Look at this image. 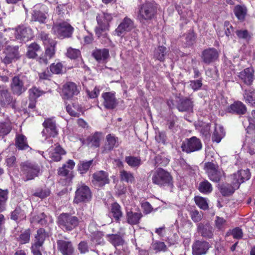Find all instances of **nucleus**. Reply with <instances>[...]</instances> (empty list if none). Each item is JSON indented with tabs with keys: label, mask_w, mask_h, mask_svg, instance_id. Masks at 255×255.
Wrapping results in <instances>:
<instances>
[{
	"label": "nucleus",
	"mask_w": 255,
	"mask_h": 255,
	"mask_svg": "<svg viewBox=\"0 0 255 255\" xmlns=\"http://www.w3.org/2000/svg\"><path fill=\"white\" fill-rule=\"evenodd\" d=\"M202 145L200 140L196 136L187 139L181 145L182 149L187 153H190L200 150Z\"/></svg>",
	"instance_id": "obj_9"
},
{
	"label": "nucleus",
	"mask_w": 255,
	"mask_h": 255,
	"mask_svg": "<svg viewBox=\"0 0 255 255\" xmlns=\"http://www.w3.org/2000/svg\"><path fill=\"white\" fill-rule=\"evenodd\" d=\"M63 68V65L61 63H53L50 65V70L52 73L58 74L61 73Z\"/></svg>",
	"instance_id": "obj_60"
},
{
	"label": "nucleus",
	"mask_w": 255,
	"mask_h": 255,
	"mask_svg": "<svg viewBox=\"0 0 255 255\" xmlns=\"http://www.w3.org/2000/svg\"><path fill=\"white\" fill-rule=\"evenodd\" d=\"M125 160L128 164L132 168H138L141 164V159L139 157L132 156H127Z\"/></svg>",
	"instance_id": "obj_42"
},
{
	"label": "nucleus",
	"mask_w": 255,
	"mask_h": 255,
	"mask_svg": "<svg viewBox=\"0 0 255 255\" xmlns=\"http://www.w3.org/2000/svg\"><path fill=\"white\" fill-rule=\"evenodd\" d=\"M244 92L243 96L246 102H248L252 105L255 104V99L254 97L255 94L254 90L252 88H249L244 90Z\"/></svg>",
	"instance_id": "obj_43"
},
{
	"label": "nucleus",
	"mask_w": 255,
	"mask_h": 255,
	"mask_svg": "<svg viewBox=\"0 0 255 255\" xmlns=\"http://www.w3.org/2000/svg\"><path fill=\"white\" fill-rule=\"evenodd\" d=\"M133 27L132 21L128 18H125L115 30V33L119 36H124Z\"/></svg>",
	"instance_id": "obj_18"
},
{
	"label": "nucleus",
	"mask_w": 255,
	"mask_h": 255,
	"mask_svg": "<svg viewBox=\"0 0 255 255\" xmlns=\"http://www.w3.org/2000/svg\"><path fill=\"white\" fill-rule=\"evenodd\" d=\"M190 216L192 220L194 222H199L203 217V213L202 212H199L198 211L195 210L190 212Z\"/></svg>",
	"instance_id": "obj_64"
},
{
	"label": "nucleus",
	"mask_w": 255,
	"mask_h": 255,
	"mask_svg": "<svg viewBox=\"0 0 255 255\" xmlns=\"http://www.w3.org/2000/svg\"><path fill=\"white\" fill-rule=\"evenodd\" d=\"M14 34L17 39L23 41H27L33 36L32 30L24 26H19L15 30Z\"/></svg>",
	"instance_id": "obj_16"
},
{
	"label": "nucleus",
	"mask_w": 255,
	"mask_h": 255,
	"mask_svg": "<svg viewBox=\"0 0 255 255\" xmlns=\"http://www.w3.org/2000/svg\"><path fill=\"white\" fill-rule=\"evenodd\" d=\"M230 184H225L221 185L220 191L223 196H228L232 195L236 190L239 188L235 187V183L230 180Z\"/></svg>",
	"instance_id": "obj_29"
},
{
	"label": "nucleus",
	"mask_w": 255,
	"mask_h": 255,
	"mask_svg": "<svg viewBox=\"0 0 255 255\" xmlns=\"http://www.w3.org/2000/svg\"><path fill=\"white\" fill-rule=\"evenodd\" d=\"M51 191L50 189L47 187L38 188L33 193V195L38 197L41 199L45 198L49 196Z\"/></svg>",
	"instance_id": "obj_44"
},
{
	"label": "nucleus",
	"mask_w": 255,
	"mask_h": 255,
	"mask_svg": "<svg viewBox=\"0 0 255 255\" xmlns=\"http://www.w3.org/2000/svg\"><path fill=\"white\" fill-rule=\"evenodd\" d=\"M92 182L96 187H101L109 183L108 173L103 170L97 171L92 175Z\"/></svg>",
	"instance_id": "obj_11"
},
{
	"label": "nucleus",
	"mask_w": 255,
	"mask_h": 255,
	"mask_svg": "<svg viewBox=\"0 0 255 255\" xmlns=\"http://www.w3.org/2000/svg\"><path fill=\"white\" fill-rule=\"evenodd\" d=\"M251 177V173L248 169L245 170L241 169L237 172L231 175L229 177L230 180L235 183V187L239 188L240 185L248 180Z\"/></svg>",
	"instance_id": "obj_10"
},
{
	"label": "nucleus",
	"mask_w": 255,
	"mask_h": 255,
	"mask_svg": "<svg viewBox=\"0 0 255 255\" xmlns=\"http://www.w3.org/2000/svg\"><path fill=\"white\" fill-rule=\"evenodd\" d=\"M43 245L33 242L31 245V250L33 255H42Z\"/></svg>",
	"instance_id": "obj_58"
},
{
	"label": "nucleus",
	"mask_w": 255,
	"mask_h": 255,
	"mask_svg": "<svg viewBox=\"0 0 255 255\" xmlns=\"http://www.w3.org/2000/svg\"><path fill=\"white\" fill-rule=\"evenodd\" d=\"M79 93L76 85L73 82H68L63 87L62 94L64 99H69Z\"/></svg>",
	"instance_id": "obj_21"
},
{
	"label": "nucleus",
	"mask_w": 255,
	"mask_h": 255,
	"mask_svg": "<svg viewBox=\"0 0 255 255\" xmlns=\"http://www.w3.org/2000/svg\"><path fill=\"white\" fill-rule=\"evenodd\" d=\"M58 223L63 229L71 231L79 225V219L76 216L62 213L58 217Z\"/></svg>",
	"instance_id": "obj_3"
},
{
	"label": "nucleus",
	"mask_w": 255,
	"mask_h": 255,
	"mask_svg": "<svg viewBox=\"0 0 255 255\" xmlns=\"http://www.w3.org/2000/svg\"><path fill=\"white\" fill-rule=\"evenodd\" d=\"M20 166L21 172L25 178L24 181L32 180L38 176L40 170L38 165L26 161L21 163Z\"/></svg>",
	"instance_id": "obj_5"
},
{
	"label": "nucleus",
	"mask_w": 255,
	"mask_h": 255,
	"mask_svg": "<svg viewBox=\"0 0 255 255\" xmlns=\"http://www.w3.org/2000/svg\"><path fill=\"white\" fill-rule=\"evenodd\" d=\"M103 236L104 234L102 232L97 231L93 234L92 241L96 245H103L104 244Z\"/></svg>",
	"instance_id": "obj_48"
},
{
	"label": "nucleus",
	"mask_w": 255,
	"mask_h": 255,
	"mask_svg": "<svg viewBox=\"0 0 255 255\" xmlns=\"http://www.w3.org/2000/svg\"><path fill=\"white\" fill-rule=\"evenodd\" d=\"M5 56L2 59V62L5 64H8L11 63L14 59H17L18 57L17 50L10 46H8L6 49L5 51Z\"/></svg>",
	"instance_id": "obj_26"
},
{
	"label": "nucleus",
	"mask_w": 255,
	"mask_h": 255,
	"mask_svg": "<svg viewBox=\"0 0 255 255\" xmlns=\"http://www.w3.org/2000/svg\"><path fill=\"white\" fill-rule=\"evenodd\" d=\"M93 160H91L88 161H83L78 165V170L81 173L87 172L93 163Z\"/></svg>",
	"instance_id": "obj_59"
},
{
	"label": "nucleus",
	"mask_w": 255,
	"mask_h": 255,
	"mask_svg": "<svg viewBox=\"0 0 255 255\" xmlns=\"http://www.w3.org/2000/svg\"><path fill=\"white\" fill-rule=\"evenodd\" d=\"M14 101L7 89L3 86H0V104L2 106H6Z\"/></svg>",
	"instance_id": "obj_23"
},
{
	"label": "nucleus",
	"mask_w": 255,
	"mask_h": 255,
	"mask_svg": "<svg viewBox=\"0 0 255 255\" xmlns=\"http://www.w3.org/2000/svg\"><path fill=\"white\" fill-rule=\"evenodd\" d=\"M102 97L104 100L103 105L106 109L112 110L117 107L118 102L114 93L111 92L104 93Z\"/></svg>",
	"instance_id": "obj_19"
},
{
	"label": "nucleus",
	"mask_w": 255,
	"mask_h": 255,
	"mask_svg": "<svg viewBox=\"0 0 255 255\" xmlns=\"http://www.w3.org/2000/svg\"><path fill=\"white\" fill-rule=\"evenodd\" d=\"M152 182L160 187L173 185V178L168 171L158 168L150 172Z\"/></svg>",
	"instance_id": "obj_1"
},
{
	"label": "nucleus",
	"mask_w": 255,
	"mask_h": 255,
	"mask_svg": "<svg viewBox=\"0 0 255 255\" xmlns=\"http://www.w3.org/2000/svg\"><path fill=\"white\" fill-rule=\"evenodd\" d=\"M118 145V138L112 134H108L106 137L104 145L102 147L103 153H108Z\"/></svg>",
	"instance_id": "obj_20"
},
{
	"label": "nucleus",
	"mask_w": 255,
	"mask_h": 255,
	"mask_svg": "<svg viewBox=\"0 0 255 255\" xmlns=\"http://www.w3.org/2000/svg\"><path fill=\"white\" fill-rule=\"evenodd\" d=\"M49 157L51 161H59L62 157L61 156L66 154V151L60 145H57L52 151H50Z\"/></svg>",
	"instance_id": "obj_30"
},
{
	"label": "nucleus",
	"mask_w": 255,
	"mask_h": 255,
	"mask_svg": "<svg viewBox=\"0 0 255 255\" xmlns=\"http://www.w3.org/2000/svg\"><path fill=\"white\" fill-rule=\"evenodd\" d=\"M198 231L203 237L205 238H211L213 235L212 228L208 225L204 226L202 224H198Z\"/></svg>",
	"instance_id": "obj_33"
},
{
	"label": "nucleus",
	"mask_w": 255,
	"mask_h": 255,
	"mask_svg": "<svg viewBox=\"0 0 255 255\" xmlns=\"http://www.w3.org/2000/svg\"><path fill=\"white\" fill-rule=\"evenodd\" d=\"M238 37L246 40H249L251 38V35L246 29H239L236 31Z\"/></svg>",
	"instance_id": "obj_56"
},
{
	"label": "nucleus",
	"mask_w": 255,
	"mask_h": 255,
	"mask_svg": "<svg viewBox=\"0 0 255 255\" xmlns=\"http://www.w3.org/2000/svg\"><path fill=\"white\" fill-rule=\"evenodd\" d=\"M113 17L111 14L106 12H101L97 16V21L98 26L95 28L96 34L100 37L102 32L109 30V23L112 20Z\"/></svg>",
	"instance_id": "obj_4"
},
{
	"label": "nucleus",
	"mask_w": 255,
	"mask_h": 255,
	"mask_svg": "<svg viewBox=\"0 0 255 255\" xmlns=\"http://www.w3.org/2000/svg\"><path fill=\"white\" fill-rule=\"evenodd\" d=\"M111 211L114 217L118 220L122 216V212L121 210L120 206L115 203L112 205Z\"/></svg>",
	"instance_id": "obj_52"
},
{
	"label": "nucleus",
	"mask_w": 255,
	"mask_h": 255,
	"mask_svg": "<svg viewBox=\"0 0 255 255\" xmlns=\"http://www.w3.org/2000/svg\"><path fill=\"white\" fill-rule=\"evenodd\" d=\"M193 101L190 98L182 100L177 106L178 110L181 112L191 111L193 110Z\"/></svg>",
	"instance_id": "obj_28"
},
{
	"label": "nucleus",
	"mask_w": 255,
	"mask_h": 255,
	"mask_svg": "<svg viewBox=\"0 0 255 255\" xmlns=\"http://www.w3.org/2000/svg\"><path fill=\"white\" fill-rule=\"evenodd\" d=\"M156 13V4L151 2L143 4L139 11L138 17L141 21L153 19Z\"/></svg>",
	"instance_id": "obj_6"
},
{
	"label": "nucleus",
	"mask_w": 255,
	"mask_h": 255,
	"mask_svg": "<svg viewBox=\"0 0 255 255\" xmlns=\"http://www.w3.org/2000/svg\"><path fill=\"white\" fill-rule=\"evenodd\" d=\"M40 49V47L36 43H32L28 45L26 56L29 58H35L37 56V52Z\"/></svg>",
	"instance_id": "obj_39"
},
{
	"label": "nucleus",
	"mask_w": 255,
	"mask_h": 255,
	"mask_svg": "<svg viewBox=\"0 0 255 255\" xmlns=\"http://www.w3.org/2000/svg\"><path fill=\"white\" fill-rule=\"evenodd\" d=\"M11 130V127L8 123H0V136L8 134Z\"/></svg>",
	"instance_id": "obj_61"
},
{
	"label": "nucleus",
	"mask_w": 255,
	"mask_h": 255,
	"mask_svg": "<svg viewBox=\"0 0 255 255\" xmlns=\"http://www.w3.org/2000/svg\"><path fill=\"white\" fill-rule=\"evenodd\" d=\"M47 12H43L40 10L34 9L32 13V20L43 23L47 18Z\"/></svg>",
	"instance_id": "obj_37"
},
{
	"label": "nucleus",
	"mask_w": 255,
	"mask_h": 255,
	"mask_svg": "<svg viewBox=\"0 0 255 255\" xmlns=\"http://www.w3.org/2000/svg\"><path fill=\"white\" fill-rule=\"evenodd\" d=\"M16 147L19 150H25L29 148L26 137L22 134H17L16 136Z\"/></svg>",
	"instance_id": "obj_32"
},
{
	"label": "nucleus",
	"mask_w": 255,
	"mask_h": 255,
	"mask_svg": "<svg viewBox=\"0 0 255 255\" xmlns=\"http://www.w3.org/2000/svg\"><path fill=\"white\" fill-rule=\"evenodd\" d=\"M56 45V42L51 40V42L50 43V44L45 45L46 46L45 54L46 55V56H48L49 59H51L55 54V46Z\"/></svg>",
	"instance_id": "obj_50"
},
{
	"label": "nucleus",
	"mask_w": 255,
	"mask_h": 255,
	"mask_svg": "<svg viewBox=\"0 0 255 255\" xmlns=\"http://www.w3.org/2000/svg\"><path fill=\"white\" fill-rule=\"evenodd\" d=\"M218 56V51L213 48L204 50L202 54V59L203 62L208 64L216 60Z\"/></svg>",
	"instance_id": "obj_22"
},
{
	"label": "nucleus",
	"mask_w": 255,
	"mask_h": 255,
	"mask_svg": "<svg viewBox=\"0 0 255 255\" xmlns=\"http://www.w3.org/2000/svg\"><path fill=\"white\" fill-rule=\"evenodd\" d=\"M224 135L225 132L223 128L221 126L216 125L212 136V141L219 143Z\"/></svg>",
	"instance_id": "obj_35"
},
{
	"label": "nucleus",
	"mask_w": 255,
	"mask_h": 255,
	"mask_svg": "<svg viewBox=\"0 0 255 255\" xmlns=\"http://www.w3.org/2000/svg\"><path fill=\"white\" fill-rule=\"evenodd\" d=\"M204 169L211 181L217 182L221 180L223 172L219 168L218 165L207 162L205 163Z\"/></svg>",
	"instance_id": "obj_8"
},
{
	"label": "nucleus",
	"mask_w": 255,
	"mask_h": 255,
	"mask_svg": "<svg viewBox=\"0 0 255 255\" xmlns=\"http://www.w3.org/2000/svg\"><path fill=\"white\" fill-rule=\"evenodd\" d=\"M142 217V214L141 212L129 211L127 213V222L130 225H136L139 223Z\"/></svg>",
	"instance_id": "obj_31"
},
{
	"label": "nucleus",
	"mask_w": 255,
	"mask_h": 255,
	"mask_svg": "<svg viewBox=\"0 0 255 255\" xmlns=\"http://www.w3.org/2000/svg\"><path fill=\"white\" fill-rule=\"evenodd\" d=\"M216 227L220 230H224L227 226L226 220L224 219L223 218H221L218 216L216 217Z\"/></svg>",
	"instance_id": "obj_55"
},
{
	"label": "nucleus",
	"mask_w": 255,
	"mask_h": 255,
	"mask_svg": "<svg viewBox=\"0 0 255 255\" xmlns=\"http://www.w3.org/2000/svg\"><path fill=\"white\" fill-rule=\"evenodd\" d=\"M7 190L0 189V212L4 209L5 204L7 199Z\"/></svg>",
	"instance_id": "obj_54"
},
{
	"label": "nucleus",
	"mask_w": 255,
	"mask_h": 255,
	"mask_svg": "<svg viewBox=\"0 0 255 255\" xmlns=\"http://www.w3.org/2000/svg\"><path fill=\"white\" fill-rule=\"evenodd\" d=\"M52 30L58 38L63 39L71 36L73 28L68 22L62 21L54 23Z\"/></svg>",
	"instance_id": "obj_2"
},
{
	"label": "nucleus",
	"mask_w": 255,
	"mask_h": 255,
	"mask_svg": "<svg viewBox=\"0 0 255 255\" xmlns=\"http://www.w3.org/2000/svg\"><path fill=\"white\" fill-rule=\"evenodd\" d=\"M47 236L45 230L43 228H40L37 230V234L35 235L34 242L43 245Z\"/></svg>",
	"instance_id": "obj_45"
},
{
	"label": "nucleus",
	"mask_w": 255,
	"mask_h": 255,
	"mask_svg": "<svg viewBox=\"0 0 255 255\" xmlns=\"http://www.w3.org/2000/svg\"><path fill=\"white\" fill-rule=\"evenodd\" d=\"M75 165V163L73 160H68L66 164H63L61 167L58 169V175L63 177H68L70 180L72 178V176L69 173L70 170L73 169Z\"/></svg>",
	"instance_id": "obj_25"
},
{
	"label": "nucleus",
	"mask_w": 255,
	"mask_h": 255,
	"mask_svg": "<svg viewBox=\"0 0 255 255\" xmlns=\"http://www.w3.org/2000/svg\"><path fill=\"white\" fill-rule=\"evenodd\" d=\"M92 198V193L89 187L84 184H79L77 188L74 202L78 204L81 202H87Z\"/></svg>",
	"instance_id": "obj_7"
},
{
	"label": "nucleus",
	"mask_w": 255,
	"mask_h": 255,
	"mask_svg": "<svg viewBox=\"0 0 255 255\" xmlns=\"http://www.w3.org/2000/svg\"><path fill=\"white\" fill-rule=\"evenodd\" d=\"M166 53V47L163 46H159L154 50L153 55L154 58L161 62H163L165 59Z\"/></svg>",
	"instance_id": "obj_40"
},
{
	"label": "nucleus",
	"mask_w": 255,
	"mask_h": 255,
	"mask_svg": "<svg viewBox=\"0 0 255 255\" xmlns=\"http://www.w3.org/2000/svg\"><path fill=\"white\" fill-rule=\"evenodd\" d=\"M120 178L121 181L127 183H132L135 181L133 174L125 170H122L120 171Z\"/></svg>",
	"instance_id": "obj_34"
},
{
	"label": "nucleus",
	"mask_w": 255,
	"mask_h": 255,
	"mask_svg": "<svg viewBox=\"0 0 255 255\" xmlns=\"http://www.w3.org/2000/svg\"><path fill=\"white\" fill-rule=\"evenodd\" d=\"M66 110L71 116L78 117L80 112L82 111V107L78 104L74 103L72 106L68 105L66 107Z\"/></svg>",
	"instance_id": "obj_38"
},
{
	"label": "nucleus",
	"mask_w": 255,
	"mask_h": 255,
	"mask_svg": "<svg viewBox=\"0 0 255 255\" xmlns=\"http://www.w3.org/2000/svg\"><path fill=\"white\" fill-rule=\"evenodd\" d=\"M239 79L248 86L252 85L255 79V70L252 67L247 68L239 73Z\"/></svg>",
	"instance_id": "obj_14"
},
{
	"label": "nucleus",
	"mask_w": 255,
	"mask_h": 255,
	"mask_svg": "<svg viewBox=\"0 0 255 255\" xmlns=\"http://www.w3.org/2000/svg\"><path fill=\"white\" fill-rule=\"evenodd\" d=\"M24 217V212L19 207H16L11 214V219L14 221L23 219Z\"/></svg>",
	"instance_id": "obj_53"
},
{
	"label": "nucleus",
	"mask_w": 255,
	"mask_h": 255,
	"mask_svg": "<svg viewBox=\"0 0 255 255\" xmlns=\"http://www.w3.org/2000/svg\"><path fill=\"white\" fill-rule=\"evenodd\" d=\"M210 247V244L206 241H196L192 245L193 255H205Z\"/></svg>",
	"instance_id": "obj_17"
},
{
	"label": "nucleus",
	"mask_w": 255,
	"mask_h": 255,
	"mask_svg": "<svg viewBox=\"0 0 255 255\" xmlns=\"http://www.w3.org/2000/svg\"><path fill=\"white\" fill-rule=\"evenodd\" d=\"M229 113H235L238 115H244L247 112L246 106L241 102L237 101L231 104L227 109Z\"/></svg>",
	"instance_id": "obj_27"
},
{
	"label": "nucleus",
	"mask_w": 255,
	"mask_h": 255,
	"mask_svg": "<svg viewBox=\"0 0 255 255\" xmlns=\"http://www.w3.org/2000/svg\"><path fill=\"white\" fill-rule=\"evenodd\" d=\"M198 189L201 192L207 194L212 191V187L207 180H205L199 184Z\"/></svg>",
	"instance_id": "obj_46"
},
{
	"label": "nucleus",
	"mask_w": 255,
	"mask_h": 255,
	"mask_svg": "<svg viewBox=\"0 0 255 255\" xmlns=\"http://www.w3.org/2000/svg\"><path fill=\"white\" fill-rule=\"evenodd\" d=\"M92 56L99 63H105L110 57L108 49H96L92 52Z\"/></svg>",
	"instance_id": "obj_24"
},
{
	"label": "nucleus",
	"mask_w": 255,
	"mask_h": 255,
	"mask_svg": "<svg viewBox=\"0 0 255 255\" xmlns=\"http://www.w3.org/2000/svg\"><path fill=\"white\" fill-rule=\"evenodd\" d=\"M152 247L156 253L165 252L167 250V247L164 242L155 241L152 244Z\"/></svg>",
	"instance_id": "obj_49"
},
{
	"label": "nucleus",
	"mask_w": 255,
	"mask_h": 255,
	"mask_svg": "<svg viewBox=\"0 0 255 255\" xmlns=\"http://www.w3.org/2000/svg\"><path fill=\"white\" fill-rule=\"evenodd\" d=\"M24 79L23 76H14L11 83V89L14 94L18 96L24 92L26 88L24 85Z\"/></svg>",
	"instance_id": "obj_13"
},
{
	"label": "nucleus",
	"mask_w": 255,
	"mask_h": 255,
	"mask_svg": "<svg viewBox=\"0 0 255 255\" xmlns=\"http://www.w3.org/2000/svg\"><path fill=\"white\" fill-rule=\"evenodd\" d=\"M44 129L42 133L45 137H55L58 134V130L56 126L55 121L53 119L48 118L43 123Z\"/></svg>",
	"instance_id": "obj_12"
},
{
	"label": "nucleus",
	"mask_w": 255,
	"mask_h": 255,
	"mask_svg": "<svg viewBox=\"0 0 255 255\" xmlns=\"http://www.w3.org/2000/svg\"><path fill=\"white\" fill-rule=\"evenodd\" d=\"M29 96L31 98L36 99L44 94L43 91L38 88L33 87L29 90Z\"/></svg>",
	"instance_id": "obj_63"
},
{
	"label": "nucleus",
	"mask_w": 255,
	"mask_h": 255,
	"mask_svg": "<svg viewBox=\"0 0 255 255\" xmlns=\"http://www.w3.org/2000/svg\"><path fill=\"white\" fill-rule=\"evenodd\" d=\"M109 241L115 247L122 246L124 243L122 237L117 235H110Z\"/></svg>",
	"instance_id": "obj_51"
},
{
	"label": "nucleus",
	"mask_w": 255,
	"mask_h": 255,
	"mask_svg": "<svg viewBox=\"0 0 255 255\" xmlns=\"http://www.w3.org/2000/svg\"><path fill=\"white\" fill-rule=\"evenodd\" d=\"M58 250L63 255H75V249L72 243L65 240L57 241Z\"/></svg>",
	"instance_id": "obj_15"
},
{
	"label": "nucleus",
	"mask_w": 255,
	"mask_h": 255,
	"mask_svg": "<svg viewBox=\"0 0 255 255\" xmlns=\"http://www.w3.org/2000/svg\"><path fill=\"white\" fill-rule=\"evenodd\" d=\"M30 235L31 232L29 229L21 231L17 238V241L21 244L28 243L30 241Z\"/></svg>",
	"instance_id": "obj_41"
},
{
	"label": "nucleus",
	"mask_w": 255,
	"mask_h": 255,
	"mask_svg": "<svg viewBox=\"0 0 255 255\" xmlns=\"http://www.w3.org/2000/svg\"><path fill=\"white\" fill-rule=\"evenodd\" d=\"M195 202L198 206L203 210H206L208 208L207 201L203 197L199 196L195 197Z\"/></svg>",
	"instance_id": "obj_57"
},
{
	"label": "nucleus",
	"mask_w": 255,
	"mask_h": 255,
	"mask_svg": "<svg viewBox=\"0 0 255 255\" xmlns=\"http://www.w3.org/2000/svg\"><path fill=\"white\" fill-rule=\"evenodd\" d=\"M66 54L70 59H76L80 55V51L77 49L70 47L68 49Z\"/></svg>",
	"instance_id": "obj_62"
},
{
	"label": "nucleus",
	"mask_w": 255,
	"mask_h": 255,
	"mask_svg": "<svg viewBox=\"0 0 255 255\" xmlns=\"http://www.w3.org/2000/svg\"><path fill=\"white\" fill-rule=\"evenodd\" d=\"M234 12L239 20H244L247 13V9L244 5H237L235 7Z\"/></svg>",
	"instance_id": "obj_36"
},
{
	"label": "nucleus",
	"mask_w": 255,
	"mask_h": 255,
	"mask_svg": "<svg viewBox=\"0 0 255 255\" xmlns=\"http://www.w3.org/2000/svg\"><path fill=\"white\" fill-rule=\"evenodd\" d=\"M102 137L101 132H95L91 137H88V140H90L92 145L98 147L100 145V141Z\"/></svg>",
	"instance_id": "obj_47"
}]
</instances>
